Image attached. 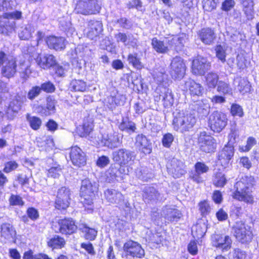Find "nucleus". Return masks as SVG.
<instances>
[{
  "label": "nucleus",
  "mask_w": 259,
  "mask_h": 259,
  "mask_svg": "<svg viewBox=\"0 0 259 259\" xmlns=\"http://www.w3.org/2000/svg\"><path fill=\"white\" fill-rule=\"evenodd\" d=\"M174 140L173 135L170 133H167L163 135L162 139V145L165 148H169Z\"/></svg>",
  "instance_id": "nucleus-56"
},
{
  "label": "nucleus",
  "mask_w": 259,
  "mask_h": 259,
  "mask_svg": "<svg viewBox=\"0 0 259 259\" xmlns=\"http://www.w3.org/2000/svg\"><path fill=\"white\" fill-rule=\"evenodd\" d=\"M231 114L234 116H238L242 117L243 115V111L242 107L238 104H233L231 108Z\"/></svg>",
  "instance_id": "nucleus-59"
},
{
  "label": "nucleus",
  "mask_w": 259,
  "mask_h": 259,
  "mask_svg": "<svg viewBox=\"0 0 259 259\" xmlns=\"http://www.w3.org/2000/svg\"><path fill=\"white\" fill-rule=\"evenodd\" d=\"M105 199L111 204L120 205L123 201V196L120 192L114 189H107L104 191Z\"/></svg>",
  "instance_id": "nucleus-22"
},
{
  "label": "nucleus",
  "mask_w": 259,
  "mask_h": 259,
  "mask_svg": "<svg viewBox=\"0 0 259 259\" xmlns=\"http://www.w3.org/2000/svg\"><path fill=\"white\" fill-rule=\"evenodd\" d=\"M227 179L225 175L222 172H217L213 179V184L217 187H223L227 183Z\"/></svg>",
  "instance_id": "nucleus-39"
},
{
  "label": "nucleus",
  "mask_w": 259,
  "mask_h": 259,
  "mask_svg": "<svg viewBox=\"0 0 259 259\" xmlns=\"http://www.w3.org/2000/svg\"><path fill=\"white\" fill-rule=\"evenodd\" d=\"M93 126L92 118L88 117L84 119L82 125L77 127L78 134L82 137H86L92 131Z\"/></svg>",
  "instance_id": "nucleus-32"
},
{
  "label": "nucleus",
  "mask_w": 259,
  "mask_h": 259,
  "mask_svg": "<svg viewBox=\"0 0 259 259\" xmlns=\"http://www.w3.org/2000/svg\"><path fill=\"white\" fill-rule=\"evenodd\" d=\"M97 191V187L95 183H92L88 179L83 180L80 190L81 202L84 206L91 205L95 197V193Z\"/></svg>",
  "instance_id": "nucleus-4"
},
{
  "label": "nucleus",
  "mask_w": 259,
  "mask_h": 259,
  "mask_svg": "<svg viewBox=\"0 0 259 259\" xmlns=\"http://www.w3.org/2000/svg\"><path fill=\"white\" fill-rule=\"evenodd\" d=\"M198 142L202 151L209 153L213 151L215 149L214 139L210 136L207 135L206 132H202L200 133Z\"/></svg>",
  "instance_id": "nucleus-18"
},
{
  "label": "nucleus",
  "mask_w": 259,
  "mask_h": 259,
  "mask_svg": "<svg viewBox=\"0 0 259 259\" xmlns=\"http://www.w3.org/2000/svg\"><path fill=\"white\" fill-rule=\"evenodd\" d=\"M198 35L201 41L206 45H212L217 37L214 30L209 27L201 29Z\"/></svg>",
  "instance_id": "nucleus-24"
},
{
  "label": "nucleus",
  "mask_w": 259,
  "mask_h": 259,
  "mask_svg": "<svg viewBox=\"0 0 259 259\" xmlns=\"http://www.w3.org/2000/svg\"><path fill=\"white\" fill-rule=\"evenodd\" d=\"M26 100L25 97L17 96L10 103L8 113L11 112L17 113L21 109L22 104Z\"/></svg>",
  "instance_id": "nucleus-33"
},
{
  "label": "nucleus",
  "mask_w": 259,
  "mask_h": 259,
  "mask_svg": "<svg viewBox=\"0 0 259 259\" xmlns=\"http://www.w3.org/2000/svg\"><path fill=\"white\" fill-rule=\"evenodd\" d=\"M30 127L34 130H38L41 125V119L35 116L27 117Z\"/></svg>",
  "instance_id": "nucleus-53"
},
{
  "label": "nucleus",
  "mask_w": 259,
  "mask_h": 259,
  "mask_svg": "<svg viewBox=\"0 0 259 259\" xmlns=\"http://www.w3.org/2000/svg\"><path fill=\"white\" fill-rule=\"evenodd\" d=\"M206 232V226L204 223L198 224L193 226L192 229V233L193 236L198 238L203 237Z\"/></svg>",
  "instance_id": "nucleus-41"
},
{
  "label": "nucleus",
  "mask_w": 259,
  "mask_h": 259,
  "mask_svg": "<svg viewBox=\"0 0 259 259\" xmlns=\"http://www.w3.org/2000/svg\"><path fill=\"white\" fill-rule=\"evenodd\" d=\"M41 92V89L39 86H34L28 92L27 98L30 100H33L38 97Z\"/></svg>",
  "instance_id": "nucleus-55"
},
{
  "label": "nucleus",
  "mask_w": 259,
  "mask_h": 259,
  "mask_svg": "<svg viewBox=\"0 0 259 259\" xmlns=\"http://www.w3.org/2000/svg\"><path fill=\"white\" fill-rule=\"evenodd\" d=\"M151 46L153 49L158 53L166 54L169 51V47L166 45L165 40H160L156 37L152 38Z\"/></svg>",
  "instance_id": "nucleus-34"
},
{
  "label": "nucleus",
  "mask_w": 259,
  "mask_h": 259,
  "mask_svg": "<svg viewBox=\"0 0 259 259\" xmlns=\"http://www.w3.org/2000/svg\"><path fill=\"white\" fill-rule=\"evenodd\" d=\"M15 26L14 20H10L8 17L4 16V14L0 17V31L2 33L8 35L14 30Z\"/></svg>",
  "instance_id": "nucleus-29"
},
{
  "label": "nucleus",
  "mask_w": 259,
  "mask_h": 259,
  "mask_svg": "<svg viewBox=\"0 0 259 259\" xmlns=\"http://www.w3.org/2000/svg\"><path fill=\"white\" fill-rule=\"evenodd\" d=\"M137 177L144 182H148L152 178V174L148 172L146 168H140L136 171Z\"/></svg>",
  "instance_id": "nucleus-50"
},
{
  "label": "nucleus",
  "mask_w": 259,
  "mask_h": 259,
  "mask_svg": "<svg viewBox=\"0 0 259 259\" xmlns=\"http://www.w3.org/2000/svg\"><path fill=\"white\" fill-rule=\"evenodd\" d=\"M89 30L87 36L91 39L97 38L102 31V24L99 21H91L89 23Z\"/></svg>",
  "instance_id": "nucleus-31"
},
{
  "label": "nucleus",
  "mask_w": 259,
  "mask_h": 259,
  "mask_svg": "<svg viewBox=\"0 0 259 259\" xmlns=\"http://www.w3.org/2000/svg\"><path fill=\"white\" fill-rule=\"evenodd\" d=\"M101 9L99 0H78L74 8V12L85 16L98 14Z\"/></svg>",
  "instance_id": "nucleus-3"
},
{
  "label": "nucleus",
  "mask_w": 259,
  "mask_h": 259,
  "mask_svg": "<svg viewBox=\"0 0 259 259\" xmlns=\"http://www.w3.org/2000/svg\"><path fill=\"white\" fill-rule=\"evenodd\" d=\"M62 174V167L60 165L53 166L50 168L48 172L49 177L54 178H58Z\"/></svg>",
  "instance_id": "nucleus-57"
},
{
  "label": "nucleus",
  "mask_w": 259,
  "mask_h": 259,
  "mask_svg": "<svg viewBox=\"0 0 259 259\" xmlns=\"http://www.w3.org/2000/svg\"><path fill=\"white\" fill-rule=\"evenodd\" d=\"M211 64L206 58L198 56L192 61V71L196 75H203L210 70Z\"/></svg>",
  "instance_id": "nucleus-12"
},
{
  "label": "nucleus",
  "mask_w": 259,
  "mask_h": 259,
  "mask_svg": "<svg viewBox=\"0 0 259 259\" xmlns=\"http://www.w3.org/2000/svg\"><path fill=\"white\" fill-rule=\"evenodd\" d=\"M254 179L251 176H245L235 185L236 189L233 197L239 201L252 203L253 198L251 195V188L253 185Z\"/></svg>",
  "instance_id": "nucleus-1"
},
{
  "label": "nucleus",
  "mask_w": 259,
  "mask_h": 259,
  "mask_svg": "<svg viewBox=\"0 0 259 259\" xmlns=\"http://www.w3.org/2000/svg\"><path fill=\"white\" fill-rule=\"evenodd\" d=\"M15 7V3L12 0H0V11L9 12Z\"/></svg>",
  "instance_id": "nucleus-46"
},
{
  "label": "nucleus",
  "mask_w": 259,
  "mask_h": 259,
  "mask_svg": "<svg viewBox=\"0 0 259 259\" xmlns=\"http://www.w3.org/2000/svg\"><path fill=\"white\" fill-rule=\"evenodd\" d=\"M208 169L209 167L203 162H197L195 164V170L200 174L207 172Z\"/></svg>",
  "instance_id": "nucleus-61"
},
{
  "label": "nucleus",
  "mask_w": 259,
  "mask_h": 259,
  "mask_svg": "<svg viewBox=\"0 0 259 259\" xmlns=\"http://www.w3.org/2000/svg\"><path fill=\"white\" fill-rule=\"evenodd\" d=\"M232 232L236 239L242 243L250 242L253 237L251 227L241 221L236 222L233 226Z\"/></svg>",
  "instance_id": "nucleus-6"
},
{
  "label": "nucleus",
  "mask_w": 259,
  "mask_h": 259,
  "mask_svg": "<svg viewBox=\"0 0 259 259\" xmlns=\"http://www.w3.org/2000/svg\"><path fill=\"white\" fill-rule=\"evenodd\" d=\"M57 103V101L53 97L49 96L47 98L46 108L47 111L49 112V115L55 113Z\"/></svg>",
  "instance_id": "nucleus-48"
},
{
  "label": "nucleus",
  "mask_w": 259,
  "mask_h": 259,
  "mask_svg": "<svg viewBox=\"0 0 259 259\" xmlns=\"http://www.w3.org/2000/svg\"><path fill=\"white\" fill-rule=\"evenodd\" d=\"M156 93L158 94L155 96L156 101L158 102L161 100L165 108H169L172 106L174 102V99L172 91L170 90L162 87L157 89Z\"/></svg>",
  "instance_id": "nucleus-15"
},
{
  "label": "nucleus",
  "mask_w": 259,
  "mask_h": 259,
  "mask_svg": "<svg viewBox=\"0 0 259 259\" xmlns=\"http://www.w3.org/2000/svg\"><path fill=\"white\" fill-rule=\"evenodd\" d=\"M137 56L138 54L137 53L130 54L127 57V61L129 64H132L137 69H141L143 66L140 59L138 58Z\"/></svg>",
  "instance_id": "nucleus-44"
},
{
  "label": "nucleus",
  "mask_w": 259,
  "mask_h": 259,
  "mask_svg": "<svg viewBox=\"0 0 259 259\" xmlns=\"http://www.w3.org/2000/svg\"><path fill=\"white\" fill-rule=\"evenodd\" d=\"M10 203L12 205H21L24 204L22 198L18 195H12L9 199Z\"/></svg>",
  "instance_id": "nucleus-62"
},
{
  "label": "nucleus",
  "mask_w": 259,
  "mask_h": 259,
  "mask_svg": "<svg viewBox=\"0 0 259 259\" xmlns=\"http://www.w3.org/2000/svg\"><path fill=\"white\" fill-rule=\"evenodd\" d=\"M101 142L103 145L111 149L118 147L122 143V136L114 132L113 134L103 137Z\"/></svg>",
  "instance_id": "nucleus-21"
},
{
  "label": "nucleus",
  "mask_w": 259,
  "mask_h": 259,
  "mask_svg": "<svg viewBox=\"0 0 259 259\" xmlns=\"http://www.w3.org/2000/svg\"><path fill=\"white\" fill-rule=\"evenodd\" d=\"M198 206L199 210L203 215L207 214L210 211V207L208 202L205 200L200 202Z\"/></svg>",
  "instance_id": "nucleus-60"
},
{
  "label": "nucleus",
  "mask_w": 259,
  "mask_h": 259,
  "mask_svg": "<svg viewBox=\"0 0 259 259\" xmlns=\"http://www.w3.org/2000/svg\"><path fill=\"white\" fill-rule=\"evenodd\" d=\"M136 157L134 151L121 148L112 153L113 160L120 166L127 165L133 161Z\"/></svg>",
  "instance_id": "nucleus-8"
},
{
  "label": "nucleus",
  "mask_w": 259,
  "mask_h": 259,
  "mask_svg": "<svg viewBox=\"0 0 259 259\" xmlns=\"http://www.w3.org/2000/svg\"><path fill=\"white\" fill-rule=\"evenodd\" d=\"M70 88L76 92H84L86 89V83L82 80H73L70 83Z\"/></svg>",
  "instance_id": "nucleus-45"
},
{
  "label": "nucleus",
  "mask_w": 259,
  "mask_h": 259,
  "mask_svg": "<svg viewBox=\"0 0 259 259\" xmlns=\"http://www.w3.org/2000/svg\"><path fill=\"white\" fill-rule=\"evenodd\" d=\"M186 88L188 89L189 93L195 99L196 97L202 96L204 89L202 85L197 83L193 80H189L185 83Z\"/></svg>",
  "instance_id": "nucleus-28"
},
{
  "label": "nucleus",
  "mask_w": 259,
  "mask_h": 259,
  "mask_svg": "<svg viewBox=\"0 0 259 259\" xmlns=\"http://www.w3.org/2000/svg\"><path fill=\"white\" fill-rule=\"evenodd\" d=\"M65 244L64 239L57 235L51 238L48 242L49 246L54 248H61L63 247Z\"/></svg>",
  "instance_id": "nucleus-40"
},
{
  "label": "nucleus",
  "mask_w": 259,
  "mask_h": 259,
  "mask_svg": "<svg viewBox=\"0 0 259 259\" xmlns=\"http://www.w3.org/2000/svg\"><path fill=\"white\" fill-rule=\"evenodd\" d=\"M40 88L41 89V91L42 90L47 93H52L55 90L54 85L50 81L41 84Z\"/></svg>",
  "instance_id": "nucleus-64"
},
{
  "label": "nucleus",
  "mask_w": 259,
  "mask_h": 259,
  "mask_svg": "<svg viewBox=\"0 0 259 259\" xmlns=\"http://www.w3.org/2000/svg\"><path fill=\"white\" fill-rule=\"evenodd\" d=\"M227 123L226 115L223 112L215 111L209 115L208 124L211 130L215 132L219 133L222 131Z\"/></svg>",
  "instance_id": "nucleus-7"
},
{
  "label": "nucleus",
  "mask_w": 259,
  "mask_h": 259,
  "mask_svg": "<svg viewBox=\"0 0 259 259\" xmlns=\"http://www.w3.org/2000/svg\"><path fill=\"white\" fill-rule=\"evenodd\" d=\"M186 68L184 60L180 57L176 56L172 59L170 63V75L174 79H181L185 74Z\"/></svg>",
  "instance_id": "nucleus-10"
},
{
  "label": "nucleus",
  "mask_w": 259,
  "mask_h": 259,
  "mask_svg": "<svg viewBox=\"0 0 259 259\" xmlns=\"http://www.w3.org/2000/svg\"><path fill=\"white\" fill-rule=\"evenodd\" d=\"M135 146L138 150L145 154H148L152 152L151 143L143 134L138 135L135 139Z\"/></svg>",
  "instance_id": "nucleus-20"
},
{
  "label": "nucleus",
  "mask_w": 259,
  "mask_h": 259,
  "mask_svg": "<svg viewBox=\"0 0 259 259\" xmlns=\"http://www.w3.org/2000/svg\"><path fill=\"white\" fill-rule=\"evenodd\" d=\"M35 60L40 67L44 69L53 67L57 63L55 57L51 54H39L35 58Z\"/></svg>",
  "instance_id": "nucleus-23"
},
{
  "label": "nucleus",
  "mask_w": 259,
  "mask_h": 259,
  "mask_svg": "<svg viewBox=\"0 0 259 259\" xmlns=\"http://www.w3.org/2000/svg\"><path fill=\"white\" fill-rule=\"evenodd\" d=\"M118 128L121 131H125L131 134L135 133L137 127L136 124L127 118H122L121 122L118 124Z\"/></svg>",
  "instance_id": "nucleus-35"
},
{
  "label": "nucleus",
  "mask_w": 259,
  "mask_h": 259,
  "mask_svg": "<svg viewBox=\"0 0 259 259\" xmlns=\"http://www.w3.org/2000/svg\"><path fill=\"white\" fill-rule=\"evenodd\" d=\"M123 250L126 255H130L133 257L141 258L145 255V251L141 245L133 240H129L124 244Z\"/></svg>",
  "instance_id": "nucleus-14"
},
{
  "label": "nucleus",
  "mask_w": 259,
  "mask_h": 259,
  "mask_svg": "<svg viewBox=\"0 0 259 259\" xmlns=\"http://www.w3.org/2000/svg\"><path fill=\"white\" fill-rule=\"evenodd\" d=\"M181 38L180 37H174L171 38H168L165 39V44L168 46L169 50L174 49H177L178 45L181 44Z\"/></svg>",
  "instance_id": "nucleus-54"
},
{
  "label": "nucleus",
  "mask_w": 259,
  "mask_h": 259,
  "mask_svg": "<svg viewBox=\"0 0 259 259\" xmlns=\"http://www.w3.org/2000/svg\"><path fill=\"white\" fill-rule=\"evenodd\" d=\"M196 119L192 114L179 113L173 119L174 129L183 133L189 131L196 123Z\"/></svg>",
  "instance_id": "nucleus-2"
},
{
  "label": "nucleus",
  "mask_w": 259,
  "mask_h": 259,
  "mask_svg": "<svg viewBox=\"0 0 259 259\" xmlns=\"http://www.w3.org/2000/svg\"><path fill=\"white\" fill-rule=\"evenodd\" d=\"M213 246L222 248L223 251L231 248L232 240L229 236H223L220 234H213L211 236Z\"/></svg>",
  "instance_id": "nucleus-19"
},
{
  "label": "nucleus",
  "mask_w": 259,
  "mask_h": 259,
  "mask_svg": "<svg viewBox=\"0 0 259 259\" xmlns=\"http://www.w3.org/2000/svg\"><path fill=\"white\" fill-rule=\"evenodd\" d=\"M206 84L209 89H214L219 82V75L214 72H210L205 76Z\"/></svg>",
  "instance_id": "nucleus-38"
},
{
  "label": "nucleus",
  "mask_w": 259,
  "mask_h": 259,
  "mask_svg": "<svg viewBox=\"0 0 259 259\" xmlns=\"http://www.w3.org/2000/svg\"><path fill=\"white\" fill-rule=\"evenodd\" d=\"M34 31L33 27L30 24H28L24 28H21L19 32V37L22 40H27L31 37V33Z\"/></svg>",
  "instance_id": "nucleus-42"
},
{
  "label": "nucleus",
  "mask_w": 259,
  "mask_h": 259,
  "mask_svg": "<svg viewBox=\"0 0 259 259\" xmlns=\"http://www.w3.org/2000/svg\"><path fill=\"white\" fill-rule=\"evenodd\" d=\"M78 229L85 233V238L88 240H93L97 236V231L95 229L88 227L84 224L79 225Z\"/></svg>",
  "instance_id": "nucleus-37"
},
{
  "label": "nucleus",
  "mask_w": 259,
  "mask_h": 259,
  "mask_svg": "<svg viewBox=\"0 0 259 259\" xmlns=\"http://www.w3.org/2000/svg\"><path fill=\"white\" fill-rule=\"evenodd\" d=\"M243 7V11L248 20H251L254 16V3L253 2H249L246 5H242Z\"/></svg>",
  "instance_id": "nucleus-49"
},
{
  "label": "nucleus",
  "mask_w": 259,
  "mask_h": 259,
  "mask_svg": "<svg viewBox=\"0 0 259 259\" xmlns=\"http://www.w3.org/2000/svg\"><path fill=\"white\" fill-rule=\"evenodd\" d=\"M142 196L145 202L148 203L156 204L166 199L164 194L152 186H146L143 189Z\"/></svg>",
  "instance_id": "nucleus-9"
},
{
  "label": "nucleus",
  "mask_w": 259,
  "mask_h": 259,
  "mask_svg": "<svg viewBox=\"0 0 259 259\" xmlns=\"http://www.w3.org/2000/svg\"><path fill=\"white\" fill-rule=\"evenodd\" d=\"M65 38L63 37L50 36L47 37L46 42L49 48L58 51L65 48Z\"/></svg>",
  "instance_id": "nucleus-30"
},
{
  "label": "nucleus",
  "mask_w": 259,
  "mask_h": 259,
  "mask_svg": "<svg viewBox=\"0 0 259 259\" xmlns=\"http://www.w3.org/2000/svg\"><path fill=\"white\" fill-rule=\"evenodd\" d=\"M59 231L62 234L70 235L76 232L78 227L72 218H64L58 221Z\"/></svg>",
  "instance_id": "nucleus-16"
},
{
  "label": "nucleus",
  "mask_w": 259,
  "mask_h": 259,
  "mask_svg": "<svg viewBox=\"0 0 259 259\" xmlns=\"http://www.w3.org/2000/svg\"><path fill=\"white\" fill-rule=\"evenodd\" d=\"M203 9L207 11L210 12L215 9L217 3L214 0H206L203 4Z\"/></svg>",
  "instance_id": "nucleus-63"
},
{
  "label": "nucleus",
  "mask_w": 259,
  "mask_h": 259,
  "mask_svg": "<svg viewBox=\"0 0 259 259\" xmlns=\"http://www.w3.org/2000/svg\"><path fill=\"white\" fill-rule=\"evenodd\" d=\"M194 110L201 116H205L208 114L209 110V106L204 104L202 101H200L196 103L194 105Z\"/></svg>",
  "instance_id": "nucleus-43"
},
{
  "label": "nucleus",
  "mask_w": 259,
  "mask_h": 259,
  "mask_svg": "<svg viewBox=\"0 0 259 259\" xmlns=\"http://www.w3.org/2000/svg\"><path fill=\"white\" fill-rule=\"evenodd\" d=\"M30 67L29 63L25 61H21L19 63L18 71L20 73V77L24 80L27 79L31 73Z\"/></svg>",
  "instance_id": "nucleus-36"
},
{
  "label": "nucleus",
  "mask_w": 259,
  "mask_h": 259,
  "mask_svg": "<svg viewBox=\"0 0 259 259\" xmlns=\"http://www.w3.org/2000/svg\"><path fill=\"white\" fill-rule=\"evenodd\" d=\"M217 91L224 95L230 94L232 92L229 84L225 81L220 80L217 84Z\"/></svg>",
  "instance_id": "nucleus-51"
},
{
  "label": "nucleus",
  "mask_w": 259,
  "mask_h": 259,
  "mask_svg": "<svg viewBox=\"0 0 259 259\" xmlns=\"http://www.w3.org/2000/svg\"><path fill=\"white\" fill-rule=\"evenodd\" d=\"M16 234L14 228L10 223H4L1 225V237L4 239L5 242L14 239Z\"/></svg>",
  "instance_id": "nucleus-27"
},
{
  "label": "nucleus",
  "mask_w": 259,
  "mask_h": 259,
  "mask_svg": "<svg viewBox=\"0 0 259 259\" xmlns=\"http://www.w3.org/2000/svg\"><path fill=\"white\" fill-rule=\"evenodd\" d=\"M231 259H246L245 252L239 249H235L230 252Z\"/></svg>",
  "instance_id": "nucleus-58"
},
{
  "label": "nucleus",
  "mask_w": 259,
  "mask_h": 259,
  "mask_svg": "<svg viewBox=\"0 0 259 259\" xmlns=\"http://www.w3.org/2000/svg\"><path fill=\"white\" fill-rule=\"evenodd\" d=\"M215 51L216 57L221 60L222 63L225 62L226 57V50L225 47L221 45H217L215 47Z\"/></svg>",
  "instance_id": "nucleus-47"
},
{
  "label": "nucleus",
  "mask_w": 259,
  "mask_h": 259,
  "mask_svg": "<svg viewBox=\"0 0 259 259\" xmlns=\"http://www.w3.org/2000/svg\"><path fill=\"white\" fill-rule=\"evenodd\" d=\"M17 72V64L15 59L7 60L1 69L2 76L7 78L13 77Z\"/></svg>",
  "instance_id": "nucleus-26"
},
{
  "label": "nucleus",
  "mask_w": 259,
  "mask_h": 259,
  "mask_svg": "<svg viewBox=\"0 0 259 259\" xmlns=\"http://www.w3.org/2000/svg\"><path fill=\"white\" fill-rule=\"evenodd\" d=\"M166 167L168 173L175 178H180L186 173L184 163L176 158L169 160Z\"/></svg>",
  "instance_id": "nucleus-13"
},
{
  "label": "nucleus",
  "mask_w": 259,
  "mask_h": 259,
  "mask_svg": "<svg viewBox=\"0 0 259 259\" xmlns=\"http://www.w3.org/2000/svg\"><path fill=\"white\" fill-rule=\"evenodd\" d=\"M161 215L168 221L178 222L182 216L180 210L170 206H165L162 210Z\"/></svg>",
  "instance_id": "nucleus-25"
},
{
  "label": "nucleus",
  "mask_w": 259,
  "mask_h": 259,
  "mask_svg": "<svg viewBox=\"0 0 259 259\" xmlns=\"http://www.w3.org/2000/svg\"><path fill=\"white\" fill-rule=\"evenodd\" d=\"M250 87L251 85L249 82L247 80L243 78L241 79L239 81L238 89L242 94H244L250 91Z\"/></svg>",
  "instance_id": "nucleus-52"
},
{
  "label": "nucleus",
  "mask_w": 259,
  "mask_h": 259,
  "mask_svg": "<svg viewBox=\"0 0 259 259\" xmlns=\"http://www.w3.org/2000/svg\"><path fill=\"white\" fill-rule=\"evenodd\" d=\"M71 195V192L68 188L62 187L59 189L55 201V207L58 209H66L70 204Z\"/></svg>",
  "instance_id": "nucleus-11"
},
{
  "label": "nucleus",
  "mask_w": 259,
  "mask_h": 259,
  "mask_svg": "<svg viewBox=\"0 0 259 259\" xmlns=\"http://www.w3.org/2000/svg\"><path fill=\"white\" fill-rule=\"evenodd\" d=\"M70 158L72 164L81 167L86 164V156L82 150L77 146L72 147L70 152Z\"/></svg>",
  "instance_id": "nucleus-17"
},
{
  "label": "nucleus",
  "mask_w": 259,
  "mask_h": 259,
  "mask_svg": "<svg viewBox=\"0 0 259 259\" xmlns=\"http://www.w3.org/2000/svg\"><path fill=\"white\" fill-rule=\"evenodd\" d=\"M229 139L227 144L218 153V160L221 165L225 167L230 163L234 155L233 144L236 142L234 133L230 134Z\"/></svg>",
  "instance_id": "nucleus-5"
}]
</instances>
